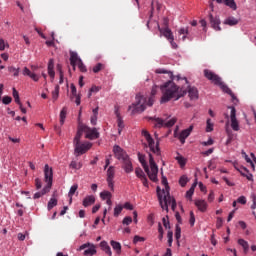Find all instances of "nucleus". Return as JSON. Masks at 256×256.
<instances>
[{
  "label": "nucleus",
  "instance_id": "29",
  "mask_svg": "<svg viewBox=\"0 0 256 256\" xmlns=\"http://www.w3.org/2000/svg\"><path fill=\"white\" fill-rule=\"evenodd\" d=\"M65 119H67V107H63L60 112V125L65 124Z\"/></svg>",
  "mask_w": 256,
  "mask_h": 256
},
{
  "label": "nucleus",
  "instance_id": "42",
  "mask_svg": "<svg viewBox=\"0 0 256 256\" xmlns=\"http://www.w3.org/2000/svg\"><path fill=\"white\" fill-rule=\"evenodd\" d=\"M53 207H57V199L51 198L48 202V210L51 211Z\"/></svg>",
  "mask_w": 256,
  "mask_h": 256
},
{
  "label": "nucleus",
  "instance_id": "44",
  "mask_svg": "<svg viewBox=\"0 0 256 256\" xmlns=\"http://www.w3.org/2000/svg\"><path fill=\"white\" fill-rule=\"evenodd\" d=\"M9 73H13L14 77H19V68L13 66L8 67Z\"/></svg>",
  "mask_w": 256,
  "mask_h": 256
},
{
  "label": "nucleus",
  "instance_id": "14",
  "mask_svg": "<svg viewBox=\"0 0 256 256\" xmlns=\"http://www.w3.org/2000/svg\"><path fill=\"white\" fill-rule=\"evenodd\" d=\"M114 179H115V167L110 166L107 170V183L111 191H114V184H115V182L113 181Z\"/></svg>",
  "mask_w": 256,
  "mask_h": 256
},
{
  "label": "nucleus",
  "instance_id": "46",
  "mask_svg": "<svg viewBox=\"0 0 256 256\" xmlns=\"http://www.w3.org/2000/svg\"><path fill=\"white\" fill-rule=\"evenodd\" d=\"M70 167L71 169H81V167H83V164H81V162L77 163V161H72L70 163Z\"/></svg>",
  "mask_w": 256,
  "mask_h": 256
},
{
  "label": "nucleus",
  "instance_id": "38",
  "mask_svg": "<svg viewBox=\"0 0 256 256\" xmlns=\"http://www.w3.org/2000/svg\"><path fill=\"white\" fill-rule=\"evenodd\" d=\"M135 175L138 177V179H143V177H146L145 172H143V169L141 168L135 169Z\"/></svg>",
  "mask_w": 256,
  "mask_h": 256
},
{
  "label": "nucleus",
  "instance_id": "23",
  "mask_svg": "<svg viewBox=\"0 0 256 256\" xmlns=\"http://www.w3.org/2000/svg\"><path fill=\"white\" fill-rule=\"evenodd\" d=\"M95 203V196H86L82 202L83 207H91Z\"/></svg>",
  "mask_w": 256,
  "mask_h": 256
},
{
  "label": "nucleus",
  "instance_id": "47",
  "mask_svg": "<svg viewBox=\"0 0 256 256\" xmlns=\"http://www.w3.org/2000/svg\"><path fill=\"white\" fill-rule=\"evenodd\" d=\"M238 244L243 248V249H247V247H249V242L245 241L244 239H239L238 240Z\"/></svg>",
  "mask_w": 256,
  "mask_h": 256
},
{
  "label": "nucleus",
  "instance_id": "55",
  "mask_svg": "<svg viewBox=\"0 0 256 256\" xmlns=\"http://www.w3.org/2000/svg\"><path fill=\"white\" fill-rule=\"evenodd\" d=\"M11 101H13V99L10 96H4L2 99V103H4V105H9Z\"/></svg>",
  "mask_w": 256,
  "mask_h": 256
},
{
  "label": "nucleus",
  "instance_id": "22",
  "mask_svg": "<svg viewBox=\"0 0 256 256\" xmlns=\"http://www.w3.org/2000/svg\"><path fill=\"white\" fill-rule=\"evenodd\" d=\"M22 73H23V75L30 77V79H32L35 82L39 81V76L35 73H32V71L29 70V68H27V67H24Z\"/></svg>",
  "mask_w": 256,
  "mask_h": 256
},
{
  "label": "nucleus",
  "instance_id": "50",
  "mask_svg": "<svg viewBox=\"0 0 256 256\" xmlns=\"http://www.w3.org/2000/svg\"><path fill=\"white\" fill-rule=\"evenodd\" d=\"M143 241H145V239L141 236H134V239H133V243L134 245H137V243H143Z\"/></svg>",
  "mask_w": 256,
  "mask_h": 256
},
{
  "label": "nucleus",
  "instance_id": "58",
  "mask_svg": "<svg viewBox=\"0 0 256 256\" xmlns=\"http://www.w3.org/2000/svg\"><path fill=\"white\" fill-rule=\"evenodd\" d=\"M216 227H217V229H221V227H223V218H221V217L217 218Z\"/></svg>",
  "mask_w": 256,
  "mask_h": 256
},
{
  "label": "nucleus",
  "instance_id": "15",
  "mask_svg": "<svg viewBox=\"0 0 256 256\" xmlns=\"http://www.w3.org/2000/svg\"><path fill=\"white\" fill-rule=\"evenodd\" d=\"M208 19L210 21V25L214 31H221V20L219 19V16H213V14L208 15Z\"/></svg>",
  "mask_w": 256,
  "mask_h": 256
},
{
  "label": "nucleus",
  "instance_id": "41",
  "mask_svg": "<svg viewBox=\"0 0 256 256\" xmlns=\"http://www.w3.org/2000/svg\"><path fill=\"white\" fill-rule=\"evenodd\" d=\"M52 99L57 101L59 99V85H56L54 91L52 92Z\"/></svg>",
  "mask_w": 256,
  "mask_h": 256
},
{
  "label": "nucleus",
  "instance_id": "27",
  "mask_svg": "<svg viewBox=\"0 0 256 256\" xmlns=\"http://www.w3.org/2000/svg\"><path fill=\"white\" fill-rule=\"evenodd\" d=\"M100 247H101L102 251H104L107 255H109V256L113 255V253L111 252V247L109 246V244H107V242L102 241L100 243Z\"/></svg>",
  "mask_w": 256,
  "mask_h": 256
},
{
  "label": "nucleus",
  "instance_id": "60",
  "mask_svg": "<svg viewBox=\"0 0 256 256\" xmlns=\"http://www.w3.org/2000/svg\"><path fill=\"white\" fill-rule=\"evenodd\" d=\"M101 91V87L99 86H92L90 88V93H99Z\"/></svg>",
  "mask_w": 256,
  "mask_h": 256
},
{
  "label": "nucleus",
  "instance_id": "51",
  "mask_svg": "<svg viewBox=\"0 0 256 256\" xmlns=\"http://www.w3.org/2000/svg\"><path fill=\"white\" fill-rule=\"evenodd\" d=\"M103 69V64L102 63H98L97 65H95L93 67V73H99V71H101Z\"/></svg>",
  "mask_w": 256,
  "mask_h": 256
},
{
  "label": "nucleus",
  "instance_id": "9",
  "mask_svg": "<svg viewBox=\"0 0 256 256\" xmlns=\"http://www.w3.org/2000/svg\"><path fill=\"white\" fill-rule=\"evenodd\" d=\"M77 133H80V137H83V133H85L86 139H90L91 141L95 139H99V132L97 131V128H91L85 124H80L78 126Z\"/></svg>",
  "mask_w": 256,
  "mask_h": 256
},
{
  "label": "nucleus",
  "instance_id": "48",
  "mask_svg": "<svg viewBox=\"0 0 256 256\" xmlns=\"http://www.w3.org/2000/svg\"><path fill=\"white\" fill-rule=\"evenodd\" d=\"M213 131V123H211V119H207L206 132L211 133Z\"/></svg>",
  "mask_w": 256,
  "mask_h": 256
},
{
  "label": "nucleus",
  "instance_id": "11",
  "mask_svg": "<svg viewBox=\"0 0 256 256\" xmlns=\"http://www.w3.org/2000/svg\"><path fill=\"white\" fill-rule=\"evenodd\" d=\"M169 21L167 18L164 19V28L158 26V31L165 37L168 41H175V37L173 36V32L169 29Z\"/></svg>",
  "mask_w": 256,
  "mask_h": 256
},
{
  "label": "nucleus",
  "instance_id": "59",
  "mask_svg": "<svg viewBox=\"0 0 256 256\" xmlns=\"http://www.w3.org/2000/svg\"><path fill=\"white\" fill-rule=\"evenodd\" d=\"M208 169H210V171H213L214 169H217V165H215V162H213V160H210L208 162Z\"/></svg>",
  "mask_w": 256,
  "mask_h": 256
},
{
  "label": "nucleus",
  "instance_id": "12",
  "mask_svg": "<svg viewBox=\"0 0 256 256\" xmlns=\"http://www.w3.org/2000/svg\"><path fill=\"white\" fill-rule=\"evenodd\" d=\"M228 109H231V112H230L231 128L233 129V131H239L240 127H239V121L237 120V110L233 106L228 107Z\"/></svg>",
  "mask_w": 256,
  "mask_h": 256
},
{
  "label": "nucleus",
  "instance_id": "43",
  "mask_svg": "<svg viewBox=\"0 0 256 256\" xmlns=\"http://www.w3.org/2000/svg\"><path fill=\"white\" fill-rule=\"evenodd\" d=\"M175 239L176 241L181 239V226H179V224H176Z\"/></svg>",
  "mask_w": 256,
  "mask_h": 256
},
{
  "label": "nucleus",
  "instance_id": "28",
  "mask_svg": "<svg viewBox=\"0 0 256 256\" xmlns=\"http://www.w3.org/2000/svg\"><path fill=\"white\" fill-rule=\"evenodd\" d=\"M77 189H79V185L74 184L73 186H71L69 193H68V197L70 199V203L73 202V196L75 195V193L77 192Z\"/></svg>",
  "mask_w": 256,
  "mask_h": 256
},
{
  "label": "nucleus",
  "instance_id": "30",
  "mask_svg": "<svg viewBox=\"0 0 256 256\" xmlns=\"http://www.w3.org/2000/svg\"><path fill=\"white\" fill-rule=\"evenodd\" d=\"M110 244H111V247L114 249V251H116V253L119 255V253H121V243L115 240H112Z\"/></svg>",
  "mask_w": 256,
  "mask_h": 256
},
{
  "label": "nucleus",
  "instance_id": "24",
  "mask_svg": "<svg viewBox=\"0 0 256 256\" xmlns=\"http://www.w3.org/2000/svg\"><path fill=\"white\" fill-rule=\"evenodd\" d=\"M195 205L202 213L207 211V202L205 200H196Z\"/></svg>",
  "mask_w": 256,
  "mask_h": 256
},
{
  "label": "nucleus",
  "instance_id": "16",
  "mask_svg": "<svg viewBox=\"0 0 256 256\" xmlns=\"http://www.w3.org/2000/svg\"><path fill=\"white\" fill-rule=\"evenodd\" d=\"M218 87H220V89H222V91L224 93H227V95H230V97H232V100L233 101H239L237 99V97L235 96V94L233 93L232 90H230L229 86L228 85H225V83H223L222 80H220V83L219 84H216Z\"/></svg>",
  "mask_w": 256,
  "mask_h": 256
},
{
  "label": "nucleus",
  "instance_id": "13",
  "mask_svg": "<svg viewBox=\"0 0 256 256\" xmlns=\"http://www.w3.org/2000/svg\"><path fill=\"white\" fill-rule=\"evenodd\" d=\"M204 77H206L208 81L213 82L214 85H218L221 81V77H219V75L215 74L213 71L209 69L204 70Z\"/></svg>",
  "mask_w": 256,
  "mask_h": 256
},
{
  "label": "nucleus",
  "instance_id": "53",
  "mask_svg": "<svg viewBox=\"0 0 256 256\" xmlns=\"http://www.w3.org/2000/svg\"><path fill=\"white\" fill-rule=\"evenodd\" d=\"M162 185L165 186V189L163 191H169V184L167 183V177L162 176Z\"/></svg>",
  "mask_w": 256,
  "mask_h": 256
},
{
  "label": "nucleus",
  "instance_id": "25",
  "mask_svg": "<svg viewBox=\"0 0 256 256\" xmlns=\"http://www.w3.org/2000/svg\"><path fill=\"white\" fill-rule=\"evenodd\" d=\"M116 116H117V125H118V134L121 135V132L125 128V124L123 122V118H121V114L116 111Z\"/></svg>",
  "mask_w": 256,
  "mask_h": 256
},
{
  "label": "nucleus",
  "instance_id": "32",
  "mask_svg": "<svg viewBox=\"0 0 256 256\" xmlns=\"http://www.w3.org/2000/svg\"><path fill=\"white\" fill-rule=\"evenodd\" d=\"M225 5L230 7L233 11H237V3H235V0H225Z\"/></svg>",
  "mask_w": 256,
  "mask_h": 256
},
{
  "label": "nucleus",
  "instance_id": "49",
  "mask_svg": "<svg viewBox=\"0 0 256 256\" xmlns=\"http://www.w3.org/2000/svg\"><path fill=\"white\" fill-rule=\"evenodd\" d=\"M123 225H131V223H133V218H131V216H126L123 221H122Z\"/></svg>",
  "mask_w": 256,
  "mask_h": 256
},
{
  "label": "nucleus",
  "instance_id": "18",
  "mask_svg": "<svg viewBox=\"0 0 256 256\" xmlns=\"http://www.w3.org/2000/svg\"><path fill=\"white\" fill-rule=\"evenodd\" d=\"M237 171L240 172V174L242 175V177H246V179L248 181H253V174H251L249 172V169L240 166V167H236Z\"/></svg>",
  "mask_w": 256,
  "mask_h": 256
},
{
  "label": "nucleus",
  "instance_id": "37",
  "mask_svg": "<svg viewBox=\"0 0 256 256\" xmlns=\"http://www.w3.org/2000/svg\"><path fill=\"white\" fill-rule=\"evenodd\" d=\"M76 65H78V69L81 71V73H87V66H85L83 60H79Z\"/></svg>",
  "mask_w": 256,
  "mask_h": 256
},
{
  "label": "nucleus",
  "instance_id": "40",
  "mask_svg": "<svg viewBox=\"0 0 256 256\" xmlns=\"http://www.w3.org/2000/svg\"><path fill=\"white\" fill-rule=\"evenodd\" d=\"M156 73L158 74H168L170 79H173V73L172 72H169L167 71L166 69H163V68H159V69H156L155 71Z\"/></svg>",
  "mask_w": 256,
  "mask_h": 256
},
{
  "label": "nucleus",
  "instance_id": "17",
  "mask_svg": "<svg viewBox=\"0 0 256 256\" xmlns=\"http://www.w3.org/2000/svg\"><path fill=\"white\" fill-rule=\"evenodd\" d=\"M193 131V125L189 126V128L182 130L178 139L183 144H185V139L191 135V132Z\"/></svg>",
  "mask_w": 256,
  "mask_h": 256
},
{
  "label": "nucleus",
  "instance_id": "33",
  "mask_svg": "<svg viewBox=\"0 0 256 256\" xmlns=\"http://www.w3.org/2000/svg\"><path fill=\"white\" fill-rule=\"evenodd\" d=\"M113 197V195L111 194V192H109V191H102L101 193H100V198L103 200V201H105V200H107V199H111Z\"/></svg>",
  "mask_w": 256,
  "mask_h": 256
},
{
  "label": "nucleus",
  "instance_id": "3",
  "mask_svg": "<svg viewBox=\"0 0 256 256\" xmlns=\"http://www.w3.org/2000/svg\"><path fill=\"white\" fill-rule=\"evenodd\" d=\"M135 99V103L129 106V110L132 111V115H135V113H143L147 107H153V104L155 103L153 97L147 98L141 94H137Z\"/></svg>",
  "mask_w": 256,
  "mask_h": 256
},
{
  "label": "nucleus",
  "instance_id": "8",
  "mask_svg": "<svg viewBox=\"0 0 256 256\" xmlns=\"http://www.w3.org/2000/svg\"><path fill=\"white\" fill-rule=\"evenodd\" d=\"M142 135L147 141V143L143 144L144 149H149L151 153H153L157 157H160L161 148H159V141H157L155 144V140L153 139V137H151V134L147 130H142Z\"/></svg>",
  "mask_w": 256,
  "mask_h": 256
},
{
  "label": "nucleus",
  "instance_id": "34",
  "mask_svg": "<svg viewBox=\"0 0 256 256\" xmlns=\"http://www.w3.org/2000/svg\"><path fill=\"white\" fill-rule=\"evenodd\" d=\"M95 253H97L95 245L89 246V248L84 251V255H95Z\"/></svg>",
  "mask_w": 256,
  "mask_h": 256
},
{
  "label": "nucleus",
  "instance_id": "26",
  "mask_svg": "<svg viewBox=\"0 0 256 256\" xmlns=\"http://www.w3.org/2000/svg\"><path fill=\"white\" fill-rule=\"evenodd\" d=\"M225 25H229L230 27H233L235 25L239 24V20H237V18L230 16L228 17L225 21H224Z\"/></svg>",
  "mask_w": 256,
  "mask_h": 256
},
{
  "label": "nucleus",
  "instance_id": "31",
  "mask_svg": "<svg viewBox=\"0 0 256 256\" xmlns=\"http://www.w3.org/2000/svg\"><path fill=\"white\" fill-rule=\"evenodd\" d=\"M175 160L178 162V164L180 165V167H184L185 165H187V160L185 159V157H183L181 154H178L175 157Z\"/></svg>",
  "mask_w": 256,
  "mask_h": 256
},
{
  "label": "nucleus",
  "instance_id": "54",
  "mask_svg": "<svg viewBox=\"0 0 256 256\" xmlns=\"http://www.w3.org/2000/svg\"><path fill=\"white\" fill-rule=\"evenodd\" d=\"M193 193H195V189L191 187L187 192H186V199H191L193 197Z\"/></svg>",
  "mask_w": 256,
  "mask_h": 256
},
{
  "label": "nucleus",
  "instance_id": "64",
  "mask_svg": "<svg viewBox=\"0 0 256 256\" xmlns=\"http://www.w3.org/2000/svg\"><path fill=\"white\" fill-rule=\"evenodd\" d=\"M35 186H36V189H41V187H42L41 179H39V178L35 179Z\"/></svg>",
  "mask_w": 256,
  "mask_h": 256
},
{
  "label": "nucleus",
  "instance_id": "10",
  "mask_svg": "<svg viewBox=\"0 0 256 256\" xmlns=\"http://www.w3.org/2000/svg\"><path fill=\"white\" fill-rule=\"evenodd\" d=\"M150 121H155V127L161 129V127H173L177 123V118H171L170 120H163L159 117H151Z\"/></svg>",
  "mask_w": 256,
  "mask_h": 256
},
{
  "label": "nucleus",
  "instance_id": "7",
  "mask_svg": "<svg viewBox=\"0 0 256 256\" xmlns=\"http://www.w3.org/2000/svg\"><path fill=\"white\" fill-rule=\"evenodd\" d=\"M44 177L45 183H47V185L41 192H36L33 196V199H40V197H43V195H46V193L51 191V187L53 186V169L49 167V164H46L44 167Z\"/></svg>",
  "mask_w": 256,
  "mask_h": 256
},
{
  "label": "nucleus",
  "instance_id": "36",
  "mask_svg": "<svg viewBox=\"0 0 256 256\" xmlns=\"http://www.w3.org/2000/svg\"><path fill=\"white\" fill-rule=\"evenodd\" d=\"M187 183H189V178H187V176H185V175L181 176L179 179V185L181 187H185L187 185Z\"/></svg>",
  "mask_w": 256,
  "mask_h": 256
},
{
  "label": "nucleus",
  "instance_id": "52",
  "mask_svg": "<svg viewBox=\"0 0 256 256\" xmlns=\"http://www.w3.org/2000/svg\"><path fill=\"white\" fill-rule=\"evenodd\" d=\"M236 201L240 205H247V198L245 196H240Z\"/></svg>",
  "mask_w": 256,
  "mask_h": 256
},
{
  "label": "nucleus",
  "instance_id": "57",
  "mask_svg": "<svg viewBox=\"0 0 256 256\" xmlns=\"http://www.w3.org/2000/svg\"><path fill=\"white\" fill-rule=\"evenodd\" d=\"M189 223H190L191 227H193V225H195V214L193 213V211L190 212Z\"/></svg>",
  "mask_w": 256,
  "mask_h": 256
},
{
  "label": "nucleus",
  "instance_id": "6",
  "mask_svg": "<svg viewBox=\"0 0 256 256\" xmlns=\"http://www.w3.org/2000/svg\"><path fill=\"white\" fill-rule=\"evenodd\" d=\"M73 146L76 157H79V155H85L93 147V143L89 141L81 142V132H77L73 140Z\"/></svg>",
  "mask_w": 256,
  "mask_h": 256
},
{
  "label": "nucleus",
  "instance_id": "21",
  "mask_svg": "<svg viewBox=\"0 0 256 256\" xmlns=\"http://www.w3.org/2000/svg\"><path fill=\"white\" fill-rule=\"evenodd\" d=\"M55 61L50 59L48 62V75L51 77L52 81L55 79Z\"/></svg>",
  "mask_w": 256,
  "mask_h": 256
},
{
  "label": "nucleus",
  "instance_id": "35",
  "mask_svg": "<svg viewBox=\"0 0 256 256\" xmlns=\"http://www.w3.org/2000/svg\"><path fill=\"white\" fill-rule=\"evenodd\" d=\"M121 211H123V205H116V207L114 208V217H119V215H121Z\"/></svg>",
  "mask_w": 256,
  "mask_h": 256
},
{
  "label": "nucleus",
  "instance_id": "61",
  "mask_svg": "<svg viewBox=\"0 0 256 256\" xmlns=\"http://www.w3.org/2000/svg\"><path fill=\"white\" fill-rule=\"evenodd\" d=\"M142 184L144 185V187H149V180H147V176H144L142 178H140Z\"/></svg>",
  "mask_w": 256,
  "mask_h": 256
},
{
  "label": "nucleus",
  "instance_id": "4",
  "mask_svg": "<svg viewBox=\"0 0 256 256\" xmlns=\"http://www.w3.org/2000/svg\"><path fill=\"white\" fill-rule=\"evenodd\" d=\"M114 157L118 159V161L122 162V169H124L125 173H132L133 171V163L131 162V158L127 155V152L121 148L119 145H115L113 147Z\"/></svg>",
  "mask_w": 256,
  "mask_h": 256
},
{
  "label": "nucleus",
  "instance_id": "1",
  "mask_svg": "<svg viewBox=\"0 0 256 256\" xmlns=\"http://www.w3.org/2000/svg\"><path fill=\"white\" fill-rule=\"evenodd\" d=\"M162 98L161 103H167L173 99L174 101H179L181 97L187 95V90L178 87L173 81L166 82L161 86Z\"/></svg>",
  "mask_w": 256,
  "mask_h": 256
},
{
  "label": "nucleus",
  "instance_id": "5",
  "mask_svg": "<svg viewBox=\"0 0 256 256\" xmlns=\"http://www.w3.org/2000/svg\"><path fill=\"white\" fill-rule=\"evenodd\" d=\"M157 195L158 201L162 209H164L165 211H169V205H171L172 211H175V209H177V202L174 200V198L171 197L169 191H161V189L157 187Z\"/></svg>",
  "mask_w": 256,
  "mask_h": 256
},
{
  "label": "nucleus",
  "instance_id": "19",
  "mask_svg": "<svg viewBox=\"0 0 256 256\" xmlns=\"http://www.w3.org/2000/svg\"><path fill=\"white\" fill-rule=\"evenodd\" d=\"M188 95L192 101L197 100L199 99V90L196 87L188 86Z\"/></svg>",
  "mask_w": 256,
  "mask_h": 256
},
{
  "label": "nucleus",
  "instance_id": "39",
  "mask_svg": "<svg viewBox=\"0 0 256 256\" xmlns=\"http://www.w3.org/2000/svg\"><path fill=\"white\" fill-rule=\"evenodd\" d=\"M13 97H14L15 103H17V105H21V100L19 98V92L15 88H13Z\"/></svg>",
  "mask_w": 256,
  "mask_h": 256
},
{
  "label": "nucleus",
  "instance_id": "56",
  "mask_svg": "<svg viewBox=\"0 0 256 256\" xmlns=\"http://www.w3.org/2000/svg\"><path fill=\"white\" fill-rule=\"evenodd\" d=\"M250 197L252 199L251 209L255 210L256 209V195L255 194H251Z\"/></svg>",
  "mask_w": 256,
  "mask_h": 256
},
{
  "label": "nucleus",
  "instance_id": "20",
  "mask_svg": "<svg viewBox=\"0 0 256 256\" xmlns=\"http://www.w3.org/2000/svg\"><path fill=\"white\" fill-rule=\"evenodd\" d=\"M79 61H81V58H79V55L77 54V52H70V65H72L74 71H75V67L76 65L79 63Z\"/></svg>",
  "mask_w": 256,
  "mask_h": 256
},
{
  "label": "nucleus",
  "instance_id": "2",
  "mask_svg": "<svg viewBox=\"0 0 256 256\" xmlns=\"http://www.w3.org/2000/svg\"><path fill=\"white\" fill-rule=\"evenodd\" d=\"M148 156L151 171L149 170V165H147V161H145V155L138 153V159L145 173H147L150 181H153V183H157V181H159V179L157 178V175L159 173V167L157 166V163H155V159L153 158V154H151V152H148Z\"/></svg>",
  "mask_w": 256,
  "mask_h": 256
},
{
  "label": "nucleus",
  "instance_id": "63",
  "mask_svg": "<svg viewBox=\"0 0 256 256\" xmlns=\"http://www.w3.org/2000/svg\"><path fill=\"white\" fill-rule=\"evenodd\" d=\"M122 207L123 209H128V211H133V206L129 202H126Z\"/></svg>",
  "mask_w": 256,
  "mask_h": 256
},
{
  "label": "nucleus",
  "instance_id": "45",
  "mask_svg": "<svg viewBox=\"0 0 256 256\" xmlns=\"http://www.w3.org/2000/svg\"><path fill=\"white\" fill-rule=\"evenodd\" d=\"M70 89H71V100H73V97H77L79 94H77V87L75 86V84L70 85Z\"/></svg>",
  "mask_w": 256,
  "mask_h": 256
},
{
  "label": "nucleus",
  "instance_id": "62",
  "mask_svg": "<svg viewBox=\"0 0 256 256\" xmlns=\"http://www.w3.org/2000/svg\"><path fill=\"white\" fill-rule=\"evenodd\" d=\"M57 69H58V71H59V73H60V81H59V83L61 84V83H63V70H61V65H57Z\"/></svg>",
  "mask_w": 256,
  "mask_h": 256
}]
</instances>
